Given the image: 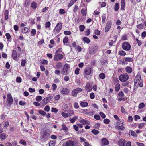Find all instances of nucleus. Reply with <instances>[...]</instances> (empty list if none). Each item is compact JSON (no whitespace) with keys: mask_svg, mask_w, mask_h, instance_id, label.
Returning a JSON list of instances; mask_svg holds the SVG:
<instances>
[{"mask_svg":"<svg viewBox=\"0 0 146 146\" xmlns=\"http://www.w3.org/2000/svg\"><path fill=\"white\" fill-rule=\"evenodd\" d=\"M145 124V123H141L139 125L138 128L141 129L142 127H143L144 125V124Z\"/></svg>","mask_w":146,"mask_h":146,"instance_id":"e2e57ef3","label":"nucleus"},{"mask_svg":"<svg viewBox=\"0 0 146 146\" xmlns=\"http://www.w3.org/2000/svg\"><path fill=\"white\" fill-rule=\"evenodd\" d=\"M115 6L114 10L116 11H117L119 9V4L118 3H116Z\"/></svg>","mask_w":146,"mask_h":146,"instance_id":"c03bdc74","label":"nucleus"},{"mask_svg":"<svg viewBox=\"0 0 146 146\" xmlns=\"http://www.w3.org/2000/svg\"><path fill=\"white\" fill-rule=\"evenodd\" d=\"M55 143H54V141H51L49 143V146H54Z\"/></svg>","mask_w":146,"mask_h":146,"instance_id":"774afa93","label":"nucleus"},{"mask_svg":"<svg viewBox=\"0 0 146 146\" xmlns=\"http://www.w3.org/2000/svg\"><path fill=\"white\" fill-rule=\"evenodd\" d=\"M52 98L53 97L52 96L45 97L42 100L41 103L44 105H46Z\"/></svg>","mask_w":146,"mask_h":146,"instance_id":"9d476101","label":"nucleus"},{"mask_svg":"<svg viewBox=\"0 0 146 146\" xmlns=\"http://www.w3.org/2000/svg\"><path fill=\"white\" fill-rule=\"evenodd\" d=\"M119 79L121 82H124L127 80L129 78V76L127 73L123 74L119 76Z\"/></svg>","mask_w":146,"mask_h":146,"instance_id":"f03ea898","label":"nucleus"},{"mask_svg":"<svg viewBox=\"0 0 146 146\" xmlns=\"http://www.w3.org/2000/svg\"><path fill=\"white\" fill-rule=\"evenodd\" d=\"M76 2L73 0H71L69 4L68 5V7H70L71 6L74 4Z\"/></svg>","mask_w":146,"mask_h":146,"instance_id":"a19ab883","label":"nucleus"},{"mask_svg":"<svg viewBox=\"0 0 146 146\" xmlns=\"http://www.w3.org/2000/svg\"><path fill=\"white\" fill-rule=\"evenodd\" d=\"M69 90L66 88H63L60 91V92L62 94L67 95L69 93Z\"/></svg>","mask_w":146,"mask_h":146,"instance_id":"4468645a","label":"nucleus"},{"mask_svg":"<svg viewBox=\"0 0 146 146\" xmlns=\"http://www.w3.org/2000/svg\"><path fill=\"white\" fill-rule=\"evenodd\" d=\"M99 114L104 119L106 117V115L103 113L100 112Z\"/></svg>","mask_w":146,"mask_h":146,"instance_id":"4d7b16f0","label":"nucleus"},{"mask_svg":"<svg viewBox=\"0 0 146 146\" xmlns=\"http://www.w3.org/2000/svg\"><path fill=\"white\" fill-rule=\"evenodd\" d=\"M99 77L101 79H104L105 78V75L103 73H101L99 74Z\"/></svg>","mask_w":146,"mask_h":146,"instance_id":"473e14b6","label":"nucleus"},{"mask_svg":"<svg viewBox=\"0 0 146 146\" xmlns=\"http://www.w3.org/2000/svg\"><path fill=\"white\" fill-rule=\"evenodd\" d=\"M50 25L51 24L50 22L48 21L46 22L45 27L46 28H48L50 27Z\"/></svg>","mask_w":146,"mask_h":146,"instance_id":"79ce46f5","label":"nucleus"},{"mask_svg":"<svg viewBox=\"0 0 146 146\" xmlns=\"http://www.w3.org/2000/svg\"><path fill=\"white\" fill-rule=\"evenodd\" d=\"M31 7L33 9H35L37 7V5L35 2H33L31 3Z\"/></svg>","mask_w":146,"mask_h":146,"instance_id":"393cba45","label":"nucleus"},{"mask_svg":"<svg viewBox=\"0 0 146 146\" xmlns=\"http://www.w3.org/2000/svg\"><path fill=\"white\" fill-rule=\"evenodd\" d=\"M3 129H1V130L0 132V139L2 140H5L7 136V135H6L5 133H3Z\"/></svg>","mask_w":146,"mask_h":146,"instance_id":"ddd939ff","label":"nucleus"},{"mask_svg":"<svg viewBox=\"0 0 146 146\" xmlns=\"http://www.w3.org/2000/svg\"><path fill=\"white\" fill-rule=\"evenodd\" d=\"M38 112L39 113L42 115V116L45 115L46 114V113L43 110H39Z\"/></svg>","mask_w":146,"mask_h":146,"instance_id":"37998d69","label":"nucleus"},{"mask_svg":"<svg viewBox=\"0 0 146 146\" xmlns=\"http://www.w3.org/2000/svg\"><path fill=\"white\" fill-rule=\"evenodd\" d=\"M103 122L106 124H108L110 123V120L109 119H106L104 120Z\"/></svg>","mask_w":146,"mask_h":146,"instance_id":"8fccbe9b","label":"nucleus"},{"mask_svg":"<svg viewBox=\"0 0 146 146\" xmlns=\"http://www.w3.org/2000/svg\"><path fill=\"white\" fill-rule=\"evenodd\" d=\"M121 9L122 10H123L124 9L125 4L124 1H121Z\"/></svg>","mask_w":146,"mask_h":146,"instance_id":"6e6d98bb","label":"nucleus"},{"mask_svg":"<svg viewBox=\"0 0 146 146\" xmlns=\"http://www.w3.org/2000/svg\"><path fill=\"white\" fill-rule=\"evenodd\" d=\"M68 40V38L67 37H65L63 39V42L64 44L67 43Z\"/></svg>","mask_w":146,"mask_h":146,"instance_id":"a18cd8bd","label":"nucleus"},{"mask_svg":"<svg viewBox=\"0 0 146 146\" xmlns=\"http://www.w3.org/2000/svg\"><path fill=\"white\" fill-rule=\"evenodd\" d=\"M19 143L22 145H26V141L23 139H21L19 141Z\"/></svg>","mask_w":146,"mask_h":146,"instance_id":"de8ad7c7","label":"nucleus"},{"mask_svg":"<svg viewBox=\"0 0 146 146\" xmlns=\"http://www.w3.org/2000/svg\"><path fill=\"white\" fill-rule=\"evenodd\" d=\"M65 13V11L63 9H60L59 11V13L60 14H64Z\"/></svg>","mask_w":146,"mask_h":146,"instance_id":"338daca9","label":"nucleus"},{"mask_svg":"<svg viewBox=\"0 0 146 146\" xmlns=\"http://www.w3.org/2000/svg\"><path fill=\"white\" fill-rule=\"evenodd\" d=\"M40 134L41 135V138L44 140H46L50 138V134L46 130L42 131Z\"/></svg>","mask_w":146,"mask_h":146,"instance_id":"f257e3e1","label":"nucleus"},{"mask_svg":"<svg viewBox=\"0 0 146 146\" xmlns=\"http://www.w3.org/2000/svg\"><path fill=\"white\" fill-rule=\"evenodd\" d=\"M94 118L96 120H99L100 118V116L98 115H94Z\"/></svg>","mask_w":146,"mask_h":146,"instance_id":"864d4df0","label":"nucleus"},{"mask_svg":"<svg viewBox=\"0 0 146 146\" xmlns=\"http://www.w3.org/2000/svg\"><path fill=\"white\" fill-rule=\"evenodd\" d=\"M36 99L37 101L40 102L42 100V97L40 96H38L36 97Z\"/></svg>","mask_w":146,"mask_h":146,"instance_id":"09e8293b","label":"nucleus"},{"mask_svg":"<svg viewBox=\"0 0 146 146\" xmlns=\"http://www.w3.org/2000/svg\"><path fill=\"white\" fill-rule=\"evenodd\" d=\"M125 60L126 62H132L133 61V60L131 58L127 57L125 58Z\"/></svg>","mask_w":146,"mask_h":146,"instance_id":"58836bf2","label":"nucleus"},{"mask_svg":"<svg viewBox=\"0 0 146 146\" xmlns=\"http://www.w3.org/2000/svg\"><path fill=\"white\" fill-rule=\"evenodd\" d=\"M85 26L84 25H80L79 28L81 32H83L85 29Z\"/></svg>","mask_w":146,"mask_h":146,"instance_id":"c9c22d12","label":"nucleus"},{"mask_svg":"<svg viewBox=\"0 0 146 146\" xmlns=\"http://www.w3.org/2000/svg\"><path fill=\"white\" fill-rule=\"evenodd\" d=\"M123 123H122L121 126H119L118 125L116 126L115 127L116 129H119L121 130L122 131H123L125 129V127L123 126Z\"/></svg>","mask_w":146,"mask_h":146,"instance_id":"5701e85b","label":"nucleus"},{"mask_svg":"<svg viewBox=\"0 0 146 146\" xmlns=\"http://www.w3.org/2000/svg\"><path fill=\"white\" fill-rule=\"evenodd\" d=\"M97 46H93L90 48L89 53L90 54H93L95 53L97 50Z\"/></svg>","mask_w":146,"mask_h":146,"instance_id":"1a4fd4ad","label":"nucleus"},{"mask_svg":"<svg viewBox=\"0 0 146 146\" xmlns=\"http://www.w3.org/2000/svg\"><path fill=\"white\" fill-rule=\"evenodd\" d=\"M29 31V29L27 27H24L23 29H22L21 32L23 33H27Z\"/></svg>","mask_w":146,"mask_h":146,"instance_id":"bb28decb","label":"nucleus"},{"mask_svg":"<svg viewBox=\"0 0 146 146\" xmlns=\"http://www.w3.org/2000/svg\"><path fill=\"white\" fill-rule=\"evenodd\" d=\"M126 54L125 52L123 50L120 51L119 52V54L122 56H125Z\"/></svg>","mask_w":146,"mask_h":146,"instance_id":"4c0bfd02","label":"nucleus"},{"mask_svg":"<svg viewBox=\"0 0 146 146\" xmlns=\"http://www.w3.org/2000/svg\"><path fill=\"white\" fill-rule=\"evenodd\" d=\"M74 108L76 109H78L79 108V106L77 102L74 103Z\"/></svg>","mask_w":146,"mask_h":146,"instance_id":"13d9d810","label":"nucleus"},{"mask_svg":"<svg viewBox=\"0 0 146 146\" xmlns=\"http://www.w3.org/2000/svg\"><path fill=\"white\" fill-rule=\"evenodd\" d=\"M82 15L83 16H86L87 13V9L86 8L82 9L81 11Z\"/></svg>","mask_w":146,"mask_h":146,"instance_id":"aec40b11","label":"nucleus"},{"mask_svg":"<svg viewBox=\"0 0 146 146\" xmlns=\"http://www.w3.org/2000/svg\"><path fill=\"white\" fill-rule=\"evenodd\" d=\"M12 58L15 60H16L17 59V52L15 50L13 51L12 54Z\"/></svg>","mask_w":146,"mask_h":146,"instance_id":"f3484780","label":"nucleus"},{"mask_svg":"<svg viewBox=\"0 0 146 146\" xmlns=\"http://www.w3.org/2000/svg\"><path fill=\"white\" fill-rule=\"evenodd\" d=\"M144 25L142 24H140L137 25V27L139 29H141L144 27Z\"/></svg>","mask_w":146,"mask_h":146,"instance_id":"e433bc0d","label":"nucleus"},{"mask_svg":"<svg viewBox=\"0 0 146 146\" xmlns=\"http://www.w3.org/2000/svg\"><path fill=\"white\" fill-rule=\"evenodd\" d=\"M50 110V107L48 105L46 106L44 108V110L47 112H48Z\"/></svg>","mask_w":146,"mask_h":146,"instance_id":"3c124183","label":"nucleus"},{"mask_svg":"<svg viewBox=\"0 0 146 146\" xmlns=\"http://www.w3.org/2000/svg\"><path fill=\"white\" fill-rule=\"evenodd\" d=\"M111 25V21H108L105 26V31L106 32H108L110 30Z\"/></svg>","mask_w":146,"mask_h":146,"instance_id":"9b49d317","label":"nucleus"},{"mask_svg":"<svg viewBox=\"0 0 146 146\" xmlns=\"http://www.w3.org/2000/svg\"><path fill=\"white\" fill-rule=\"evenodd\" d=\"M129 133H130L131 135L134 137H136L137 136V135L135 132L133 130L129 131Z\"/></svg>","mask_w":146,"mask_h":146,"instance_id":"c756f323","label":"nucleus"},{"mask_svg":"<svg viewBox=\"0 0 146 146\" xmlns=\"http://www.w3.org/2000/svg\"><path fill=\"white\" fill-rule=\"evenodd\" d=\"M122 47L123 49L125 51H129L131 48L130 45L127 42H125L122 43Z\"/></svg>","mask_w":146,"mask_h":146,"instance_id":"7ed1b4c3","label":"nucleus"},{"mask_svg":"<svg viewBox=\"0 0 146 146\" xmlns=\"http://www.w3.org/2000/svg\"><path fill=\"white\" fill-rule=\"evenodd\" d=\"M51 111L52 112H54L55 113H56L57 112L58 110L56 108H52Z\"/></svg>","mask_w":146,"mask_h":146,"instance_id":"680f3d73","label":"nucleus"},{"mask_svg":"<svg viewBox=\"0 0 146 146\" xmlns=\"http://www.w3.org/2000/svg\"><path fill=\"white\" fill-rule=\"evenodd\" d=\"M65 146H74V142L71 140H68L65 144Z\"/></svg>","mask_w":146,"mask_h":146,"instance_id":"2eb2a0df","label":"nucleus"},{"mask_svg":"<svg viewBox=\"0 0 146 146\" xmlns=\"http://www.w3.org/2000/svg\"><path fill=\"white\" fill-rule=\"evenodd\" d=\"M85 88L88 92L92 90V88L90 87L89 85H88V84L86 86Z\"/></svg>","mask_w":146,"mask_h":146,"instance_id":"2f4dec72","label":"nucleus"},{"mask_svg":"<svg viewBox=\"0 0 146 146\" xmlns=\"http://www.w3.org/2000/svg\"><path fill=\"white\" fill-rule=\"evenodd\" d=\"M91 132L94 135H96L99 133V132L98 130L93 129L92 130Z\"/></svg>","mask_w":146,"mask_h":146,"instance_id":"72a5a7b5","label":"nucleus"},{"mask_svg":"<svg viewBox=\"0 0 146 146\" xmlns=\"http://www.w3.org/2000/svg\"><path fill=\"white\" fill-rule=\"evenodd\" d=\"M102 145H108L109 144V141L105 138H103L101 140Z\"/></svg>","mask_w":146,"mask_h":146,"instance_id":"dca6fc26","label":"nucleus"},{"mask_svg":"<svg viewBox=\"0 0 146 146\" xmlns=\"http://www.w3.org/2000/svg\"><path fill=\"white\" fill-rule=\"evenodd\" d=\"M4 15L5 16V19L7 20L8 18L9 11L8 10H6L4 12Z\"/></svg>","mask_w":146,"mask_h":146,"instance_id":"a878e982","label":"nucleus"},{"mask_svg":"<svg viewBox=\"0 0 146 146\" xmlns=\"http://www.w3.org/2000/svg\"><path fill=\"white\" fill-rule=\"evenodd\" d=\"M63 58V55L61 54L55 55L54 57V60L55 61H57L60 60Z\"/></svg>","mask_w":146,"mask_h":146,"instance_id":"f8f14e48","label":"nucleus"},{"mask_svg":"<svg viewBox=\"0 0 146 146\" xmlns=\"http://www.w3.org/2000/svg\"><path fill=\"white\" fill-rule=\"evenodd\" d=\"M94 33L97 35H99L100 34V31L98 29L95 30Z\"/></svg>","mask_w":146,"mask_h":146,"instance_id":"052dcab7","label":"nucleus"},{"mask_svg":"<svg viewBox=\"0 0 146 146\" xmlns=\"http://www.w3.org/2000/svg\"><path fill=\"white\" fill-rule=\"evenodd\" d=\"M83 40L87 43H88L90 42V40L88 38L85 37L83 38Z\"/></svg>","mask_w":146,"mask_h":146,"instance_id":"c85d7f7f","label":"nucleus"},{"mask_svg":"<svg viewBox=\"0 0 146 146\" xmlns=\"http://www.w3.org/2000/svg\"><path fill=\"white\" fill-rule=\"evenodd\" d=\"M82 89L81 88L79 87L77 88L76 89L73 90L72 92V95L74 97H76L78 93L80 92H82Z\"/></svg>","mask_w":146,"mask_h":146,"instance_id":"6e6552de","label":"nucleus"},{"mask_svg":"<svg viewBox=\"0 0 146 146\" xmlns=\"http://www.w3.org/2000/svg\"><path fill=\"white\" fill-rule=\"evenodd\" d=\"M80 122L83 125L86 124L89 125L90 124V122L88 120H85L84 119H82L80 121Z\"/></svg>","mask_w":146,"mask_h":146,"instance_id":"a211bd4d","label":"nucleus"},{"mask_svg":"<svg viewBox=\"0 0 146 146\" xmlns=\"http://www.w3.org/2000/svg\"><path fill=\"white\" fill-rule=\"evenodd\" d=\"M7 117V115L5 113H3L0 116V118L1 119H3L4 120Z\"/></svg>","mask_w":146,"mask_h":146,"instance_id":"7c9ffc66","label":"nucleus"},{"mask_svg":"<svg viewBox=\"0 0 146 146\" xmlns=\"http://www.w3.org/2000/svg\"><path fill=\"white\" fill-rule=\"evenodd\" d=\"M145 106V104L143 103H140L138 106L139 109H141Z\"/></svg>","mask_w":146,"mask_h":146,"instance_id":"49530a36","label":"nucleus"},{"mask_svg":"<svg viewBox=\"0 0 146 146\" xmlns=\"http://www.w3.org/2000/svg\"><path fill=\"white\" fill-rule=\"evenodd\" d=\"M141 76L140 74H137L135 77L134 81H138L140 82L141 80Z\"/></svg>","mask_w":146,"mask_h":146,"instance_id":"4be33fe9","label":"nucleus"},{"mask_svg":"<svg viewBox=\"0 0 146 146\" xmlns=\"http://www.w3.org/2000/svg\"><path fill=\"white\" fill-rule=\"evenodd\" d=\"M62 66V64L60 62H58L56 65V66L57 68H60Z\"/></svg>","mask_w":146,"mask_h":146,"instance_id":"f704fd0d","label":"nucleus"},{"mask_svg":"<svg viewBox=\"0 0 146 146\" xmlns=\"http://www.w3.org/2000/svg\"><path fill=\"white\" fill-rule=\"evenodd\" d=\"M62 128L61 129V130H64L66 131L68 129V128L65 125L63 124L62 125Z\"/></svg>","mask_w":146,"mask_h":146,"instance_id":"603ef678","label":"nucleus"},{"mask_svg":"<svg viewBox=\"0 0 146 146\" xmlns=\"http://www.w3.org/2000/svg\"><path fill=\"white\" fill-rule=\"evenodd\" d=\"M62 28V23L60 22L58 23L57 24L53 30L54 33H58L61 30Z\"/></svg>","mask_w":146,"mask_h":146,"instance_id":"423d86ee","label":"nucleus"},{"mask_svg":"<svg viewBox=\"0 0 146 146\" xmlns=\"http://www.w3.org/2000/svg\"><path fill=\"white\" fill-rule=\"evenodd\" d=\"M7 105L8 106H10L13 104V99L10 93H9L7 94Z\"/></svg>","mask_w":146,"mask_h":146,"instance_id":"39448f33","label":"nucleus"},{"mask_svg":"<svg viewBox=\"0 0 146 146\" xmlns=\"http://www.w3.org/2000/svg\"><path fill=\"white\" fill-rule=\"evenodd\" d=\"M80 106L83 107H86L88 106V103L86 102H80Z\"/></svg>","mask_w":146,"mask_h":146,"instance_id":"b1692460","label":"nucleus"},{"mask_svg":"<svg viewBox=\"0 0 146 146\" xmlns=\"http://www.w3.org/2000/svg\"><path fill=\"white\" fill-rule=\"evenodd\" d=\"M125 143V141L124 139H121L118 141V144L121 146H124Z\"/></svg>","mask_w":146,"mask_h":146,"instance_id":"6ab92c4d","label":"nucleus"},{"mask_svg":"<svg viewBox=\"0 0 146 146\" xmlns=\"http://www.w3.org/2000/svg\"><path fill=\"white\" fill-rule=\"evenodd\" d=\"M78 7L77 5H75L74 7L73 11L74 13H76L78 10Z\"/></svg>","mask_w":146,"mask_h":146,"instance_id":"0e129e2a","label":"nucleus"},{"mask_svg":"<svg viewBox=\"0 0 146 146\" xmlns=\"http://www.w3.org/2000/svg\"><path fill=\"white\" fill-rule=\"evenodd\" d=\"M119 64H125V62L124 60H120L119 61Z\"/></svg>","mask_w":146,"mask_h":146,"instance_id":"5fc2aeb1","label":"nucleus"},{"mask_svg":"<svg viewBox=\"0 0 146 146\" xmlns=\"http://www.w3.org/2000/svg\"><path fill=\"white\" fill-rule=\"evenodd\" d=\"M62 116L64 118H67L70 116H69L68 114L67 113H65L64 112H62Z\"/></svg>","mask_w":146,"mask_h":146,"instance_id":"ea45409f","label":"nucleus"},{"mask_svg":"<svg viewBox=\"0 0 146 146\" xmlns=\"http://www.w3.org/2000/svg\"><path fill=\"white\" fill-rule=\"evenodd\" d=\"M70 68L69 65L67 64L64 65L62 69V74L66 75L68 74V71Z\"/></svg>","mask_w":146,"mask_h":146,"instance_id":"0eeeda50","label":"nucleus"},{"mask_svg":"<svg viewBox=\"0 0 146 146\" xmlns=\"http://www.w3.org/2000/svg\"><path fill=\"white\" fill-rule=\"evenodd\" d=\"M92 69L90 67H88L84 70V76L85 78H87V79H88L90 78V77H88L87 78V75H89L91 73V72L92 71Z\"/></svg>","mask_w":146,"mask_h":146,"instance_id":"20e7f679","label":"nucleus"},{"mask_svg":"<svg viewBox=\"0 0 146 146\" xmlns=\"http://www.w3.org/2000/svg\"><path fill=\"white\" fill-rule=\"evenodd\" d=\"M52 90L53 91H55L57 88V86L55 84H53L52 85Z\"/></svg>","mask_w":146,"mask_h":146,"instance_id":"69168bd1","label":"nucleus"},{"mask_svg":"<svg viewBox=\"0 0 146 146\" xmlns=\"http://www.w3.org/2000/svg\"><path fill=\"white\" fill-rule=\"evenodd\" d=\"M79 70H80V68H77L76 69L75 71V73L77 75L79 74Z\"/></svg>","mask_w":146,"mask_h":146,"instance_id":"bf43d9fd","label":"nucleus"},{"mask_svg":"<svg viewBox=\"0 0 146 146\" xmlns=\"http://www.w3.org/2000/svg\"><path fill=\"white\" fill-rule=\"evenodd\" d=\"M120 85L119 84H116L115 86V90L117 92L120 89Z\"/></svg>","mask_w":146,"mask_h":146,"instance_id":"cd10ccee","label":"nucleus"},{"mask_svg":"<svg viewBox=\"0 0 146 146\" xmlns=\"http://www.w3.org/2000/svg\"><path fill=\"white\" fill-rule=\"evenodd\" d=\"M125 69L126 72L128 73H131L132 72V68L129 66L126 67Z\"/></svg>","mask_w":146,"mask_h":146,"instance_id":"412c9836","label":"nucleus"}]
</instances>
